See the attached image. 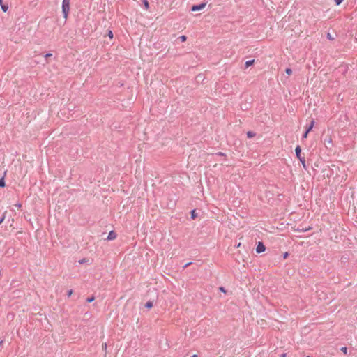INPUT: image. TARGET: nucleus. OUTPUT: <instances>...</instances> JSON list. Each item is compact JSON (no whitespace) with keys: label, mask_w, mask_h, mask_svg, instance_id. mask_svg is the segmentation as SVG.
Returning a JSON list of instances; mask_svg holds the SVG:
<instances>
[{"label":"nucleus","mask_w":357,"mask_h":357,"mask_svg":"<svg viewBox=\"0 0 357 357\" xmlns=\"http://www.w3.org/2000/svg\"><path fill=\"white\" fill-rule=\"evenodd\" d=\"M282 357H286V354H282Z\"/></svg>","instance_id":"72a5a7b5"},{"label":"nucleus","mask_w":357,"mask_h":357,"mask_svg":"<svg viewBox=\"0 0 357 357\" xmlns=\"http://www.w3.org/2000/svg\"><path fill=\"white\" fill-rule=\"evenodd\" d=\"M241 243H239L237 245V248L241 247Z\"/></svg>","instance_id":"c85d7f7f"},{"label":"nucleus","mask_w":357,"mask_h":357,"mask_svg":"<svg viewBox=\"0 0 357 357\" xmlns=\"http://www.w3.org/2000/svg\"><path fill=\"white\" fill-rule=\"evenodd\" d=\"M50 56H52V54H51V53H47V54H46L45 55V58H48V57H50Z\"/></svg>","instance_id":"4be33fe9"},{"label":"nucleus","mask_w":357,"mask_h":357,"mask_svg":"<svg viewBox=\"0 0 357 357\" xmlns=\"http://www.w3.org/2000/svg\"><path fill=\"white\" fill-rule=\"evenodd\" d=\"M335 2V4L337 6H339L344 0H334Z\"/></svg>","instance_id":"f3484780"},{"label":"nucleus","mask_w":357,"mask_h":357,"mask_svg":"<svg viewBox=\"0 0 357 357\" xmlns=\"http://www.w3.org/2000/svg\"><path fill=\"white\" fill-rule=\"evenodd\" d=\"M102 347H103V348H105V349H106V348H107V344H103V345H102Z\"/></svg>","instance_id":"bb28decb"},{"label":"nucleus","mask_w":357,"mask_h":357,"mask_svg":"<svg viewBox=\"0 0 357 357\" xmlns=\"http://www.w3.org/2000/svg\"><path fill=\"white\" fill-rule=\"evenodd\" d=\"M206 3H201L199 5H195L192 7V11H197L204 9L206 7Z\"/></svg>","instance_id":"f03ea898"},{"label":"nucleus","mask_w":357,"mask_h":357,"mask_svg":"<svg viewBox=\"0 0 357 357\" xmlns=\"http://www.w3.org/2000/svg\"><path fill=\"white\" fill-rule=\"evenodd\" d=\"M179 38L181 39V40L182 42H185V41H186V40H187V37H186L185 36H184V35H183V36H180V38Z\"/></svg>","instance_id":"2eb2a0df"},{"label":"nucleus","mask_w":357,"mask_h":357,"mask_svg":"<svg viewBox=\"0 0 357 357\" xmlns=\"http://www.w3.org/2000/svg\"><path fill=\"white\" fill-rule=\"evenodd\" d=\"M254 60H249L245 62V67L248 68L249 66H252L254 63Z\"/></svg>","instance_id":"0eeeda50"},{"label":"nucleus","mask_w":357,"mask_h":357,"mask_svg":"<svg viewBox=\"0 0 357 357\" xmlns=\"http://www.w3.org/2000/svg\"><path fill=\"white\" fill-rule=\"evenodd\" d=\"M192 357H197V355H193Z\"/></svg>","instance_id":"c9c22d12"},{"label":"nucleus","mask_w":357,"mask_h":357,"mask_svg":"<svg viewBox=\"0 0 357 357\" xmlns=\"http://www.w3.org/2000/svg\"><path fill=\"white\" fill-rule=\"evenodd\" d=\"M116 237V234L114 232V231H110L108 236H107V239L108 240H113V239H115Z\"/></svg>","instance_id":"39448f33"},{"label":"nucleus","mask_w":357,"mask_h":357,"mask_svg":"<svg viewBox=\"0 0 357 357\" xmlns=\"http://www.w3.org/2000/svg\"><path fill=\"white\" fill-rule=\"evenodd\" d=\"M191 217H192V219H195L196 218V213H195V210L192 211V212H191Z\"/></svg>","instance_id":"dca6fc26"},{"label":"nucleus","mask_w":357,"mask_h":357,"mask_svg":"<svg viewBox=\"0 0 357 357\" xmlns=\"http://www.w3.org/2000/svg\"><path fill=\"white\" fill-rule=\"evenodd\" d=\"M283 257H284V259H286V258L288 257V253H287V252H285V253L284 254V256H283Z\"/></svg>","instance_id":"393cba45"},{"label":"nucleus","mask_w":357,"mask_h":357,"mask_svg":"<svg viewBox=\"0 0 357 357\" xmlns=\"http://www.w3.org/2000/svg\"><path fill=\"white\" fill-rule=\"evenodd\" d=\"M265 250H266V248H265L264 245L261 242H259L258 245L257 246V248H256L257 252L261 253V252H264Z\"/></svg>","instance_id":"7ed1b4c3"},{"label":"nucleus","mask_w":357,"mask_h":357,"mask_svg":"<svg viewBox=\"0 0 357 357\" xmlns=\"http://www.w3.org/2000/svg\"><path fill=\"white\" fill-rule=\"evenodd\" d=\"M295 152H296V157L298 158V159H300L301 158H302L301 149L300 146H297L296 147Z\"/></svg>","instance_id":"20e7f679"},{"label":"nucleus","mask_w":357,"mask_h":357,"mask_svg":"<svg viewBox=\"0 0 357 357\" xmlns=\"http://www.w3.org/2000/svg\"><path fill=\"white\" fill-rule=\"evenodd\" d=\"M308 132H307V131L306 130V132H305L304 133V135H303V138H305H305H307V137Z\"/></svg>","instance_id":"412c9836"},{"label":"nucleus","mask_w":357,"mask_h":357,"mask_svg":"<svg viewBox=\"0 0 357 357\" xmlns=\"http://www.w3.org/2000/svg\"><path fill=\"white\" fill-rule=\"evenodd\" d=\"M143 3H144L145 8L148 9L149 8V2L146 0H144Z\"/></svg>","instance_id":"f8f14e48"},{"label":"nucleus","mask_w":357,"mask_h":357,"mask_svg":"<svg viewBox=\"0 0 357 357\" xmlns=\"http://www.w3.org/2000/svg\"><path fill=\"white\" fill-rule=\"evenodd\" d=\"M220 155H224L225 154L223 153H218Z\"/></svg>","instance_id":"7c9ffc66"},{"label":"nucleus","mask_w":357,"mask_h":357,"mask_svg":"<svg viewBox=\"0 0 357 357\" xmlns=\"http://www.w3.org/2000/svg\"><path fill=\"white\" fill-rule=\"evenodd\" d=\"M1 7L3 12H6L8 9V6L4 4L1 5Z\"/></svg>","instance_id":"9b49d317"},{"label":"nucleus","mask_w":357,"mask_h":357,"mask_svg":"<svg viewBox=\"0 0 357 357\" xmlns=\"http://www.w3.org/2000/svg\"><path fill=\"white\" fill-rule=\"evenodd\" d=\"M328 38L331 39V36L330 34L328 35Z\"/></svg>","instance_id":"2f4dec72"},{"label":"nucleus","mask_w":357,"mask_h":357,"mask_svg":"<svg viewBox=\"0 0 357 357\" xmlns=\"http://www.w3.org/2000/svg\"><path fill=\"white\" fill-rule=\"evenodd\" d=\"M325 143H327L328 145H332L333 144V142H332V138L331 137H328L327 139L325 140Z\"/></svg>","instance_id":"1a4fd4ad"},{"label":"nucleus","mask_w":357,"mask_h":357,"mask_svg":"<svg viewBox=\"0 0 357 357\" xmlns=\"http://www.w3.org/2000/svg\"><path fill=\"white\" fill-rule=\"evenodd\" d=\"M16 206L20 208H21V204H17Z\"/></svg>","instance_id":"cd10ccee"},{"label":"nucleus","mask_w":357,"mask_h":357,"mask_svg":"<svg viewBox=\"0 0 357 357\" xmlns=\"http://www.w3.org/2000/svg\"><path fill=\"white\" fill-rule=\"evenodd\" d=\"M85 261V259H83L82 261H80V263H82V262H84Z\"/></svg>","instance_id":"f704fd0d"},{"label":"nucleus","mask_w":357,"mask_h":357,"mask_svg":"<svg viewBox=\"0 0 357 357\" xmlns=\"http://www.w3.org/2000/svg\"><path fill=\"white\" fill-rule=\"evenodd\" d=\"M313 126H314V121H312L310 126L307 129V131L310 132L312 129Z\"/></svg>","instance_id":"ddd939ff"},{"label":"nucleus","mask_w":357,"mask_h":357,"mask_svg":"<svg viewBox=\"0 0 357 357\" xmlns=\"http://www.w3.org/2000/svg\"><path fill=\"white\" fill-rule=\"evenodd\" d=\"M219 289H220V291H222V292H224V293H225V292H226L225 289H224V287H220L219 288Z\"/></svg>","instance_id":"5701e85b"},{"label":"nucleus","mask_w":357,"mask_h":357,"mask_svg":"<svg viewBox=\"0 0 357 357\" xmlns=\"http://www.w3.org/2000/svg\"><path fill=\"white\" fill-rule=\"evenodd\" d=\"M302 163V165L304 169H306L307 167H306V164H305V158L304 157H302L300 159H298Z\"/></svg>","instance_id":"423d86ee"},{"label":"nucleus","mask_w":357,"mask_h":357,"mask_svg":"<svg viewBox=\"0 0 357 357\" xmlns=\"http://www.w3.org/2000/svg\"><path fill=\"white\" fill-rule=\"evenodd\" d=\"M5 219V216H3L2 218L0 220V224H1Z\"/></svg>","instance_id":"b1692460"},{"label":"nucleus","mask_w":357,"mask_h":357,"mask_svg":"<svg viewBox=\"0 0 357 357\" xmlns=\"http://www.w3.org/2000/svg\"><path fill=\"white\" fill-rule=\"evenodd\" d=\"M70 12V0H63L62 1V13L63 18L66 20Z\"/></svg>","instance_id":"f257e3e1"},{"label":"nucleus","mask_w":357,"mask_h":357,"mask_svg":"<svg viewBox=\"0 0 357 357\" xmlns=\"http://www.w3.org/2000/svg\"><path fill=\"white\" fill-rule=\"evenodd\" d=\"M5 186V182L3 179L0 180V187H4Z\"/></svg>","instance_id":"a211bd4d"},{"label":"nucleus","mask_w":357,"mask_h":357,"mask_svg":"<svg viewBox=\"0 0 357 357\" xmlns=\"http://www.w3.org/2000/svg\"><path fill=\"white\" fill-rule=\"evenodd\" d=\"M108 36H109L111 39H112V38H113V33H112V31H109V32H108Z\"/></svg>","instance_id":"6ab92c4d"},{"label":"nucleus","mask_w":357,"mask_h":357,"mask_svg":"<svg viewBox=\"0 0 357 357\" xmlns=\"http://www.w3.org/2000/svg\"><path fill=\"white\" fill-rule=\"evenodd\" d=\"M146 307L149 309H151L153 307V303L151 301H148L146 303Z\"/></svg>","instance_id":"9d476101"},{"label":"nucleus","mask_w":357,"mask_h":357,"mask_svg":"<svg viewBox=\"0 0 357 357\" xmlns=\"http://www.w3.org/2000/svg\"><path fill=\"white\" fill-rule=\"evenodd\" d=\"M93 300V298H91V299H89V302H91V301H92Z\"/></svg>","instance_id":"473e14b6"},{"label":"nucleus","mask_w":357,"mask_h":357,"mask_svg":"<svg viewBox=\"0 0 357 357\" xmlns=\"http://www.w3.org/2000/svg\"><path fill=\"white\" fill-rule=\"evenodd\" d=\"M285 72H286V73H287V75H291V73H292V70H291V68H287V69L285 70Z\"/></svg>","instance_id":"4468645a"},{"label":"nucleus","mask_w":357,"mask_h":357,"mask_svg":"<svg viewBox=\"0 0 357 357\" xmlns=\"http://www.w3.org/2000/svg\"><path fill=\"white\" fill-rule=\"evenodd\" d=\"M72 292H73L72 290L69 291L68 296H70L72 294Z\"/></svg>","instance_id":"a878e982"},{"label":"nucleus","mask_w":357,"mask_h":357,"mask_svg":"<svg viewBox=\"0 0 357 357\" xmlns=\"http://www.w3.org/2000/svg\"><path fill=\"white\" fill-rule=\"evenodd\" d=\"M247 136H248V138H252V137H254L255 136V134L254 132H251V131H248L247 132Z\"/></svg>","instance_id":"6e6552de"},{"label":"nucleus","mask_w":357,"mask_h":357,"mask_svg":"<svg viewBox=\"0 0 357 357\" xmlns=\"http://www.w3.org/2000/svg\"><path fill=\"white\" fill-rule=\"evenodd\" d=\"M0 5H3V0H0Z\"/></svg>","instance_id":"c756f323"},{"label":"nucleus","mask_w":357,"mask_h":357,"mask_svg":"<svg viewBox=\"0 0 357 357\" xmlns=\"http://www.w3.org/2000/svg\"><path fill=\"white\" fill-rule=\"evenodd\" d=\"M341 351H342L344 354H347V347H342V348L341 349Z\"/></svg>","instance_id":"aec40b11"}]
</instances>
